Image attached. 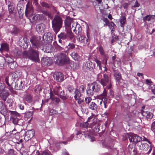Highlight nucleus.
<instances>
[{"instance_id": "nucleus-59", "label": "nucleus", "mask_w": 155, "mask_h": 155, "mask_svg": "<svg viewBox=\"0 0 155 155\" xmlns=\"http://www.w3.org/2000/svg\"><path fill=\"white\" fill-rule=\"evenodd\" d=\"M99 51L101 55L105 53L103 48L102 46H100L99 47Z\"/></svg>"}, {"instance_id": "nucleus-47", "label": "nucleus", "mask_w": 155, "mask_h": 155, "mask_svg": "<svg viewBox=\"0 0 155 155\" xmlns=\"http://www.w3.org/2000/svg\"><path fill=\"white\" fill-rule=\"evenodd\" d=\"M77 88H78V90L81 93H83L84 92L85 89V86L83 85H81L79 87H78Z\"/></svg>"}, {"instance_id": "nucleus-51", "label": "nucleus", "mask_w": 155, "mask_h": 155, "mask_svg": "<svg viewBox=\"0 0 155 155\" xmlns=\"http://www.w3.org/2000/svg\"><path fill=\"white\" fill-rule=\"evenodd\" d=\"M133 154L132 155H140V153L137 150V149L136 147H134L132 150Z\"/></svg>"}, {"instance_id": "nucleus-13", "label": "nucleus", "mask_w": 155, "mask_h": 155, "mask_svg": "<svg viewBox=\"0 0 155 155\" xmlns=\"http://www.w3.org/2000/svg\"><path fill=\"white\" fill-rule=\"evenodd\" d=\"M29 19L31 22H33L34 21L38 20H42L44 19L45 16L42 14H38L36 15L33 14L30 17H27Z\"/></svg>"}, {"instance_id": "nucleus-58", "label": "nucleus", "mask_w": 155, "mask_h": 155, "mask_svg": "<svg viewBox=\"0 0 155 155\" xmlns=\"http://www.w3.org/2000/svg\"><path fill=\"white\" fill-rule=\"evenodd\" d=\"M85 100L86 103L89 104L91 102V101L92 100V99L91 97H86Z\"/></svg>"}, {"instance_id": "nucleus-34", "label": "nucleus", "mask_w": 155, "mask_h": 155, "mask_svg": "<svg viewBox=\"0 0 155 155\" xmlns=\"http://www.w3.org/2000/svg\"><path fill=\"white\" fill-rule=\"evenodd\" d=\"M101 55L102 57V59L101 60L102 64H107V60L109 58L108 55L104 53Z\"/></svg>"}, {"instance_id": "nucleus-14", "label": "nucleus", "mask_w": 155, "mask_h": 155, "mask_svg": "<svg viewBox=\"0 0 155 155\" xmlns=\"http://www.w3.org/2000/svg\"><path fill=\"white\" fill-rule=\"evenodd\" d=\"M34 11L31 5L27 4L25 11V15L26 17H30L33 15Z\"/></svg>"}, {"instance_id": "nucleus-37", "label": "nucleus", "mask_w": 155, "mask_h": 155, "mask_svg": "<svg viewBox=\"0 0 155 155\" xmlns=\"http://www.w3.org/2000/svg\"><path fill=\"white\" fill-rule=\"evenodd\" d=\"M10 32L11 33L16 35L19 33L20 32V30L17 27L14 26L12 28Z\"/></svg>"}, {"instance_id": "nucleus-60", "label": "nucleus", "mask_w": 155, "mask_h": 155, "mask_svg": "<svg viewBox=\"0 0 155 155\" xmlns=\"http://www.w3.org/2000/svg\"><path fill=\"white\" fill-rule=\"evenodd\" d=\"M150 18L149 15H147L143 18V20L144 22L146 21H150Z\"/></svg>"}, {"instance_id": "nucleus-10", "label": "nucleus", "mask_w": 155, "mask_h": 155, "mask_svg": "<svg viewBox=\"0 0 155 155\" xmlns=\"http://www.w3.org/2000/svg\"><path fill=\"white\" fill-rule=\"evenodd\" d=\"M128 137L130 142H132L136 144L139 143L142 140V138L140 137L136 134H132L128 136Z\"/></svg>"}, {"instance_id": "nucleus-22", "label": "nucleus", "mask_w": 155, "mask_h": 155, "mask_svg": "<svg viewBox=\"0 0 155 155\" xmlns=\"http://www.w3.org/2000/svg\"><path fill=\"white\" fill-rule=\"evenodd\" d=\"M50 98L52 101L55 104H58L60 102V100L59 98L57 97L51 92H50Z\"/></svg>"}, {"instance_id": "nucleus-53", "label": "nucleus", "mask_w": 155, "mask_h": 155, "mask_svg": "<svg viewBox=\"0 0 155 155\" xmlns=\"http://www.w3.org/2000/svg\"><path fill=\"white\" fill-rule=\"evenodd\" d=\"M10 68L12 69H14L15 67L17 66V63L16 62V64H15L13 62L9 64Z\"/></svg>"}, {"instance_id": "nucleus-1", "label": "nucleus", "mask_w": 155, "mask_h": 155, "mask_svg": "<svg viewBox=\"0 0 155 155\" xmlns=\"http://www.w3.org/2000/svg\"><path fill=\"white\" fill-rule=\"evenodd\" d=\"M38 50L31 48L30 46L29 50L23 52V56L25 58H28L36 62H38L39 61Z\"/></svg>"}, {"instance_id": "nucleus-64", "label": "nucleus", "mask_w": 155, "mask_h": 155, "mask_svg": "<svg viewBox=\"0 0 155 155\" xmlns=\"http://www.w3.org/2000/svg\"><path fill=\"white\" fill-rule=\"evenodd\" d=\"M38 155H51L50 153L48 151H44L41 154H39Z\"/></svg>"}, {"instance_id": "nucleus-25", "label": "nucleus", "mask_w": 155, "mask_h": 155, "mask_svg": "<svg viewBox=\"0 0 155 155\" xmlns=\"http://www.w3.org/2000/svg\"><path fill=\"white\" fill-rule=\"evenodd\" d=\"M71 23L73 24L74 23L72 22V19L69 17H66L64 21V24L66 27L69 28L71 27Z\"/></svg>"}, {"instance_id": "nucleus-24", "label": "nucleus", "mask_w": 155, "mask_h": 155, "mask_svg": "<svg viewBox=\"0 0 155 155\" xmlns=\"http://www.w3.org/2000/svg\"><path fill=\"white\" fill-rule=\"evenodd\" d=\"M45 28V25L43 23H41L37 25L36 29L37 31L39 33L43 32Z\"/></svg>"}, {"instance_id": "nucleus-9", "label": "nucleus", "mask_w": 155, "mask_h": 155, "mask_svg": "<svg viewBox=\"0 0 155 155\" xmlns=\"http://www.w3.org/2000/svg\"><path fill=\"white\" fill-rule=\"evenodd\" d=\"M138 146L140 149L145 151H147L149 148L148 151L146 153L147 155H149L151 152L152 148L150 146H149L147 143L143 142H140L138 144Z\"/></svg>"}, {"instance_id": "nucleus-52", "label": "nucleus", "mask_w": 155, "mask_h": 155, "mask_svg": "<svg viewBox=\"0 0 155 155\" xmlns=\"http://www.w3.org/2000/svg\"><path fill=\"white\" fill-rule=\"evenodd\" d=\"M120 23L122 25L124 24L126 21V18L124 16H122L120 20Z\"/></svg>"}, {"instance_id": "nucleus-21", "label": "nucleus", "mask_w": 155, "mask_h": 155, "mask_svg": "<svg viewBox=\"0 0 155 155\" xmlns=\"http://www.w3.org/2000/svg\"><path fill=\"white\" fill-rule=\"evenodd\" d=\"M0 51L2 52L3 51L8 52L9 51V45L7 43H3L1 44Z\"/></svg>"}, {"instance_id": "nucleus-45", "label": "nucleus", "mask_w": 155, "mask_h": 155, "mask_svg": "<svg viewBox=\"0 0 155 155\" xmlns=\"http://www.w3.org/2000/svg\"><path fill=\"white\" fill-rule=\"evenodd\" d=\"M19 44H20V45H21V47L24 49H26L28 48V45H30V44L29 42H28L27 43H23L22 45V43L20 44V42H19Z\"/></svg>"}, {"instance_id": "nucleus-17", "label": "nucleus", "mask_w": 155, "mask_h": 155, "mask_svg": "<svg viewBox=\"0 0 155 155\" xmlns=\"http://www.w3.org/2000/svg\"><path fill=\"white\" fill-rule=\"evenodd\" d=\"M91 87L93 89L94 93H97L100 91L101 86L97 82H94L91 84Z\"/></svg>"}, {"instance_id": "nucleus-27", "label": "nucleus", "mask_w": 155, "mask_h": 155, "mask_svg": "<svg viewBox=\"0 0 155 155\" xmlns=\"http://www.w3.org/2000/svg\"><path fill=\"white\" fill-rule=\"evenodd\" d=\"M34 131L33 130H30L27 131L25 134V137H27L30 139L32 138L34 136Z\"/></svg>"}, {"instance_id": "nucleus-26", "label": "nucleus", "mask_w": 155, "mask_h": 155, "mask_svg": "<svg viewBox=\"0 0 155 155\" xmlns=\"http://www.w3.org/2000/svg\"><path fill=\"white\" fill-rule=\"evenodd\" d=\"M14 89L16 90H20L22 88V82L19 80L17 81L15 83Z\"/></svg>"}, {"instance_id": "nucleus-2", "label": "nucleus", "mask_w": 155, "mask_h": 155, "mask_svg": "<svg viewBox=\"0 0 155 155\" xmlns=\"http://www.w3.org/2000/svg\"><path fill=\"white\" fill-rule=\"evenodd\" d=\"M52 27L54 32L57 34L62 27L63 20L60 16L55 15L52 20Z\"/></svg>"}, {"instance_id": "nucleus-50", "label": "nucleus", "mask_w": 155, "mask_h": 155, "mask_svg": "<svg viewBox=\"0 0 155 155\" xmlns=\"http://www.w3.org/2000/svg\"><path fill=\"white\" fill-rule=\"evenodd\" d=\"M17 9L18 11V13L19 16H22L23 15V9L22 7H18Z\"/></svg>"}, {"instance_id": "nucleus-7", "label": "nucleus", "mask_w": 155, "mask_h": 155, "mask_svg": "<svg viewBox=\"0 0 155 155\" xmlns=\"http://www.w3.org/2000/svg\"><path fill=\"white\" fill-rule=\"evenodd\" d=\"M100 83L103 87L106 86V88L110 89L111 87V84L109 80L108 75L106 74H104L102 78L100 80Z\"/></svg>"}, {"instance_id": "nucleus-3", "label": "nucleus", "mask_w": 155, "mask_h": 155, "mask_svg": "<svg viewBox=\"0 0 155 155\" xmlns=\"http://www.w3.org/2000/svg\"><path fill=\"white\" fill-rule=\"evenodd\" d=\"M11 115V119L12 120V122L15 125H22L23 120L21 119V115L16 111H9Z\"/></svg>"}, {"instance_id": "nucleus-18", "label": "nucleus", "mask_w": 155, "mask_h": 155, "mask_svg": "<svg viewBox=\"0 0 155 155\" xmlns=\"http://www.w3.org/2000/svg\"><path fill=\"white\" fill-rule=\"evenodd\" d=\"M114 75L116 81L119 84H120V81L122 79L121 74L120 72L117 70H114Z\"/></svg>"}, {"instance_id": "nucleus-28", "label": "nucleus", "mask_w": 155, "mask_h": 155, "mask_svg": "<svg viewBox=\"0 0 155 155\" xmlns=\"http://www.w3.org/2000/svg\"><path fill=\"white\" fill-rule=\"evenodd\" d=\"M66 48L67 49L66 52H69L72 50L77 49L76 48L75 45L72 43H69L68 45L67 46Z\"/></svg>"}, {"instance_id": "nucleus-44", "label": "nucleus", "mask_w": 155, "mask_h": 155, "mask_svg": "<svg viewBox=\"0 0 155 155\" xmlns=\"http://www.w3.org/2000/svg\"><path fill=\"white\" fill-rule=\"evenodd\" d=\"M5 62H7L8 64L13 62L15 64L16 63V62L13 60V59L10 56L9 58H5Z\"/></svg>"}, {"instance_id": "nucleus-38", "label": "nucleus", "mask_w": 155, "mask_h": 155, "mask_svg": "<svg viewBox=\"0 0 155 155\" xmlns=\"http://www.w3.org/2000/svg\"><path fill=\"white\" fill-rule=\"evenodd\" d=\"M0 95L2 99L5 101H6L7 97L9 95V94L8 93L6 92L5 93L2 92L0 94Z\"/></svg>"}, {"instance_id": "nucleus-31", "label": "nucleus", "mask_w": 155, "mask_h": 155, "mask_svg": "<svg viewBox=\"0 0 155 155\" xmlns=\"http://www.w3.org/2000/svg\"><path fill=\"white\" fill-rule=\"evenodd\" d=\"M88 106L89 109L93 110H96L97 108V105L93 102H91Z\"/></svg>"}, {"instance_id": "nucleus-56", "label": "nucleus", "mask_w": 155, "mask_h": 155, "mask_svg": "<svg viewBox=\"0 0 155 155\" xmlns=\"http://www.w3.org/2000/svg\"><path fill=\"white\" fill-rule=\"evenodd\" d=\"M5 85L4 83H0V91L3 92L4 90Z\"/></svg>"}, {"instance_id": "nucleus-15", "label": "nucleus", "mask_w": 155, "mask_h": 155, "mask_svg": "<svg viewBox=\"0 0 155 155\" xmlns=\"http://www.w3.org/2000/svg\"><path fill=\"white\" fill-rule=\"evenodd\" d=\"M54 79L57 81L61 82L64 80V75L62 74L60 72H56L53 75Z\"/></svg>"}, {"instance_id": "nucleus-49", "label": "nucleus", "mask_w": 155, "mask_h": 155, "mask_svg": "<svg viewBox=\"0 0 155 155\" xmlns=\"http://www.w3.org/2000/svg\"><path fill=\"white\" fill-rule=\"evenodd\" d=\"M41 5L43 7H44L48 8H51V5H50L45 2H43L41 3Z\"/></svg>"}, {"instance_id": "nucleus-8", "label": "nucleus", "mask_w": 155, "mask_h": 155, "mask_svg": "<svg viewBox=\"0 0 155 155\" xmlns=\"http://www.w3.org/2000/svg\"><path fill=\"white\" fill-rule=\"evenodd\" d=\"M55 94L59 96L61 99L63 100L67 99L68 97L67 94H65L63 90H62L60 86L55 87L54 90Z\"/></svg>"}, {"instance_id": "nucleus-61", "label": "nucleus", "mask_w": 155, "mask_h": 155, "mask_svg": "<svg viewBox=\"0 0 155 155\" xmlns=\"http://www.w3.org/2000/svg\"><path fill=\"white\" fill-rule=\"evenodd\" d=\"M49 113L51 115L56 114L58 113V112L57 110L54 109H52L50 110Z\"/></svg>"}, {"instance_id": "nucleus-46", "label": "nucleus", "mask_w": 155, "mask_h": 155, "mask_svg": "<svg viewBox=\"0 0 155 155\" xmlns=\"http://www.w3.org/2000/svg\"><path fill=\"white\" fill-rule=\"evenodd\" d=\"M8 7L9 13L10 14L12 13L14 9V6L11 3L10 4L8 5Z\"/></svg>"}, {"instance_id": "nucleus-39", "label": "nucleus", "mask_w": 155, "mask_h": 155, "mask_svg": "<svg viewBox=\"0 0 155 155\" xmlns=\"http://www.w3.org/2000/svg\"><path fill=\"white\" fill-rule=\"evenodd\" d=\"M92 126L94 129H96V132H99L100 131V125L99 123L93 122Z\"/></svg>"}, {"instance_id": "nucleus-40", "label": "nucleus", "mask_w": 155, "mask_h": 155, "mask_svg": "<svg viewBox=\"0 0 155 155\" xmlns=\"http://www.w3.org/2000/svg\"><path fill=\"white\" fill-rule=\"evenodd\" d=\"M41 12L46 16H48L50 18H52V15L51 12H48L47 10L41 11Z\"/></svg>"}, {"instance_id": "nucleus-55", "label": "nucleus", "mask_w": 155, "mask_h": 155, "mask_svg": "<svg viewBox=\"0 0 155 155\" xmlns=\"http://www.w3.org/2000/svg\"><path fill=\"white\" fill-rule=\"evenodd\" d=\"M133 146L132 144H130L127 148L128 153L129 154H131V151L133 149Z\"/></svg>"}, {"instance_id": "nucleus-35", "label": "nucleus", "mask_w": 155, "mask_h": 155, "mask_svg": "<svg viewBox=\"0 0 155 155\" xmlns=\"http://www.w3.org/2000/svg\"><path fill=\"white\" fill-rule=\"evenodd\" d=\"M5 115H4L0 113V127L4 125L6 120Z\"/></svg>"}, {"instance_id": "nucleus-16", "label": "nucleus", "mask_w": 155, "mask_h": 155, "mask_svg": "<svg viewBox=\"0 0 155 155\" xmlns=\"http://www.w3.org/2000/svg\"><path fill=\"white\" fill-rule=\"evenodd\" d=\"M52 62V60L51 58L48 57H44L41 59V64L45 66H50Z\"/></svg>"}, {"instance_id": "nucleus-5", "label": "nucleus", "mask_w": 155, "mask_h": 155, "mask_svg": "<svg viewBox=\"0 0 155 155\" xmlns=\"http://www.w3.org/2000/svg\"><path fill=\"white\" fill-rule=\"evenodd\" d=\"M30 41L32 45L38 50H43V44L39 37L33 36L30 38Z\"/></svg>"}, {"instance_id": "nucleus-11", "label": "nucleus", "mask_w": 155, "mask_h": 155, "mask_svg": "<svg viewBox=\"0 0 155 155\" xmlns=\"http://www.w3.org/2000/svg\"><path fill=\"white\" fill-rule=\"evenodd\" d=\"M95 68L94 64L90 61H88L85 63L83 67V69L85 72L89 71H92Z\"/></svg>"}, {"instance_id": "nucleus-6", "label": "nucleus", "mask_w": 155, "mask_h": 155, "mask_svg": "<svg viewBox=\"0 0 155 155\" xmlns=\"http://www.w3.org/2000/svg\"><path fill=\"white\" fill-rule=\"evenodd\" d=\"M58 37L65 40H71L74 38H75V36L72 32L71 28L67 29L65 33H61L58 35Z\"/></svg>"}, {"instance_id": "nucleus-57", "label": "nucleus", "mask_w": 155, "mask_h": 155, "mask_svg": "<svg viewBox=\"0 0 155 155\" xmlns=\"http://www.w3.org/2000/svg\"><path fill=\"white\" fill-rule=\"evenodd\" d=\"M101 96L102 97V101H103V99L104 100V98H106L105 97L107 96V92L105 89L104 88V90L103 93L101 94Z\"/></svg>"}, {"instance_id": "nucleus-19", "label": "nucleus", "mask_w": 155, "mask_h": 155, "mask_svg": "<svg viewBox=\"0 0 155 155\" xmlns=\"http://www.w3.org/2000/svg\"><path fill=\"white\" fill-rule=\"evenodd\" d=\"M54 44L56 49L60 51H63L64 50V45L63 43H57L56 41L54 42Z\"/></svg>"}, {"instance_id": "nucleus-30", "label": "nucleus", "mask_w": 155, "mask_h": 155, "mask_svg": "<svg viewBox=\"0 0 155 155\" xmlns=\"http://www.w3.org/2000/svg\"><path fill=\"white\" fill-rule=\"evenodd\" d=\"M43 48L44 50H42L47 53H50L53 51V48L52 46L50 45H48L47 46L45 47V48H44V46H43Z\"/></svg>"}, {"instance_id": "nucleus-54", "label": "nucleus", "mask_w": 155, "mask_h": 155, "mask_svg": "<svg viewBox=\"0 0 155 155\" xmlns=\"http://www.w3.org/2000/svg\"><path fill=\"white\" fill-rule=\"evenodd\" d=\"M87 121H86L85 122H84L81 124V127L84 128H87L89 124L87 123Z\"/></svg>"}, {"instance_id": "nucleus-12", "label": "nucleus", "mask_w": 155, "mask_h": 155, "mask_svg": "<svg viewBox=\"0 0 155 155\" xmlns=\"http://www.w3.org/2000/svg\"><path fill=\"white\" fill-rule=\"evenodd\" d=\"M53 36L50 32L45 33L43 37V41L46 43H51L53 41Z\"/></svg>"}, {"instance_id": "nucleus-43", "label": "nucleus", "mask_w": 155, "mask_h": 155, "mask_svg": "<svg viewBox=\"0 0 155 155\" xmlns=\"http://www.w3.org/2000/svg\"><path fill=\"white\" fill-rule=\"evenodd\" d=\"M102 101H101L100 102V104L101 106L102 107H104L105 108H106L107 107L106 104L107 102V100L106 98H104V100Z\"/></svg>"}, {"instance_id": "nucleus-33", "label": "nucleus", "mask_w": 155, "mask_h": 155, "mask_svg": "<svg viewBox=\"0 0 155 155\" xmlns=\"http://www.w3.org/2000/svg\"><path fill=\"white\" fill-rule=\"evenodd\" d=\"M74 94H75L74 98L75 100H77V98L81 97V93L78 90V88H76L75 89Z\"/></svg>"}, {"instance_id": "nucleus-23", "label": "nucleus", "mask_w": 155, "mask_h": 155, "mask_svg": "<svg viewBox=\"0 0 155 155\" xmlns=\"http://www.w3.org/2000/svg\"><path fill=\"white\" fill-rule=\"evenodd\" d=\"M78 40L80 42L85 44H89V39H87L85 36L80 35V36L78 39Z\"/></svg>"}, {"instance_id": "nucleus-63", "label": "nucleus", "mask_w": 155, "mask_h": 155, "mask_svg": "<svg viewBox=\"0 0 155 155\" xmlns=\"http://www.w3.org/2000/svg\"><path fill=\"white\" fill-rule=\"evenodd\" d=\"M68 90L70 93H72L74 90V87L72 86L68 87Z\"/></svg>"}, {"instance_id": "nucleus-42", "label": "nucleus", "mask_w": 155, "mask_h": 155, "mask_svg": "<svg viewBox=\"0 0 155 155\" xmlns=\"http://www.w3.org/2000/svg\"><path fill=\"white\" fill-rule=\"evenodd\" d=\"M71 56L72 58L75 61H77L79 58V55L78 54L75 52H73L71 54Z\"/></svg>"}, {"instance_id": "nucleus-32", "label": "nucleus", "mask_w": 155, "mask_h": 155, "mask_svg": "<svg viewBox=\"0 0 155 155\" xmlns=\"http://www.w3.org/2000/svg\"><path fill=\"white\" fill-rule=\"evenodd\" d=\"M88 87L86 89L87 94L89 96H92L94 93L91 87V84H88Z\"/></svg>"}, {"instance_id": "nucleus-36", "label": "nucleus", "mask_w": 155, "mask_h": 155, "mask_svg": "<svg viewBox=\"0 0 155 155\" xmlns=\"http://www.w3.org/2000/svg\"><path fill=\"white\" fill-rule=\"evenodd\" d=\"M25 99L28 103H31L32 101V96L28 93H27L25 95Z\"/></svg>"}, {"instance_id": "nucleus-62", "label": "nucleus", "mask_w": 155, "mask_h": 155, "mask_svg": "<svg viewBox=\"0 0 155 155\" xmlns=\"http://www.w3.org/2000/svg\"><path fill=\"white\" fill-rule=\"evenodd\" d=\"M151 130L155 134V122H154L151 125Z\"/></svg>"}, {"instance_id": "nucleus-4", "label": "nucleus", "mask_w": 155, "mask_h": 155, "mask_svg": "<svg viewBox=\"0 0 155 155\" xmlns=\"http://www.w3.org/2000/svg\"><path fill=\"white\" fill-rule=\"evenodd\" d=\"M57 61L60 65L66 64H72V61H71L68 56L64 53H61L57 56Z\"/></svg>"}, {"instance_id": "nucleus-41", "label": "nucleus", "mask_w": 155, "mask_h": 155, "mask_svg": "<svg viewBox=\"0 0 155 155\" xmlns=\"http://www.w3.org/2000/svg\"><path fill=\"white\" fill-rule=\"evenodd\" d=\"M74 25L76 26V28H78V33H81V28L80 25L78 24L77 22H75L73 23L72 25V28L74 27Z\"/></svg>"}, {"instance_id": "nucleus-20", "label": "nucleus", "mask_w": 155, "mask_h": 155, "mask_svg": "<svg viewBox=\"0 0 155 155\" xmlns=\"http://www.w3.org/2000/svg\"><path fill=\"white\" fill-rule=\"evenodd\" d=\"M7 112L5 105L3 104L2 102L0 101V113L4 115H5Z\"/></svg>"}, {"instance_id": "nucleus-29", "label": "nucleus", "mask_w": 155, "mask_h": 155, "mask_svg": "<svg viewBox=\"0 0 155 155\" xmlns=\"http://www.w3.org/2000/svg\"><path fill=\"white\" fill-rule=\"evenodd\" d=\"M142 114L144 116H145L147 118L151 119L153 117V114L152 113L149 111H143Z\"/></svg>"}, {"instance_id": "nucleus-48", "label": "nucleus", "mask_w": 155, "mask_h": 155, "mask_svg": "<svg viewBox=\"0 0 155 155\" xmlns=\"http://www.w3.org/2000/svg\"><path fill=\"white\" fill-rule=\"evenodd\" d=\"M5 81L8 86L9 87V89L11 91L12 90L13 88L11 86L9 83L8 82V77L6 76L5 78Z\"/></svg>"}]
</instances>
